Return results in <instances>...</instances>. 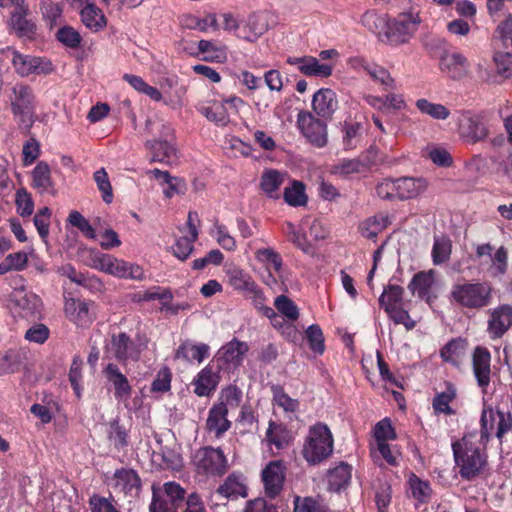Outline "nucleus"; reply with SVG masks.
<instances>
[{
    "instance_id": "nucleus-37",
    "label": "nucleus",
    "mask_w": 512,
    "mask_h": 512,
    "mask_svg": "<svg viewBox=\"0 0 512 512\" xmlns=\"http://www.w3.org/2000/svg\"><path fill=\"white\" fill-rule=\"evenodd\" d=\"M229 284L236 290L243 292L245 295L254 291L257 285L252 277L239 268H232L227 271Z\"/></svg>"
},
{
    "instance_id": "nucleus-45",
    "label": "nucleus",
    "mask_w": 512,
    "mask_h": 512,
    "mask_svg": "<svg viewBox=\"0 0 512 512\" xmlns=\"http://www.w3.org/2000/svg\"><path fill=\"white\" fill-rule=\"evenodd\" d=\"M496 67L497 79H508L512 81V54L497 51L493 55Z\"/></svg>"
},
{
    "instance_id": "nucleus-5",
    "label": "nucleus",
    "mask_w": 512,
    "mask_h": 512,
    "mask_svg": "<svg viewBox=\"0 0 512 512\" xmlns=\"http://www.w3.org/2000/svg\"><path fill=\"white\" fill-rule=\"evenodd\" d=\"M480 442L483 446L490 440L492 432L500 443L504 436L512 430V414L500 408H493L484 403L480 418Z\"/></svg>"
},
{
    "instance_id": "nucleus-18",
    "label": "nucleus",
    "mask_w": 512,
    "mask_h": 512,
    "mask_svg": "<svg viewBox=\"0 0 512 512\" xmlns=\"http://www.w3.org/2000/svg\"><path fill=\"white\" fill-rule=\"evenodd\" d=\"M228 408L224 402L213 405L206 420V430L220 438L231 427V422L227 418Z\"/></svg>"
},
{
    "instance_id": "nucleus-7",
    "label": "nucleus",
    "mask_w": 512,
    "mask_h": 512,
    "mask_svg": "<svg viewBox=\"0 0 512 512\" xmlns=\"http://www.w3.org/2000/svg\"><path fill=\"white\" fill-rule=\"evenodd\" d=\"M193 463L197 473L203 475L220 476L228 468L227 459L220 448L203 447L193 456Z\"/></svg>"
},
{
    "instance_id": "nucleus-64",
    "label": "nucleus",
    "mask_w": 512,
    "mask_h": 512,
    "mask_svg": "<svg viewBox=\"0 0 512 512\" xmlns=\"http://www.w3.org/2000/svg\"><path fill=\"white\" fill-rule=\"evenodd\" d=\"M295 512H326L325 507L317 502L316 500L307 497L301 499L300 497L295 498Z\"/></svg>"
},
{
    "instance_id": "nucleus-19",
    "label": "nucleus",
    "mask_w": 512,
    "mask_h": 512,
    "mask_svg": "<svg viewBox=\"0 0 512 512\" xmlns=\"http://www.w3.org/2000/svg\"><path fill=\"white\" fill-rule=\"evenodd\" d=\"M337 107L338 101L333 90L322 88L313 95L312 108L318 116L330 119Z\"/></svg>"
},
{
    "instance_id": "nucleus-29",
    "label": "nucleus",
    "mask_w": 512,
    "mask_h": 512,
    "mask_svg": "<svg viewBox=\"0 0 512 512\" xmlns=\"http://www.w3.org/2000/svg\"><path fill=\"white\" fill-rule=\"evenodd\" d=\"M32 186L40 194L53 192L54 184L51 178V171L46 162H39L32 170Z\"/></svg>"
},
{
    "instance_id": "nucleus-3",
    "label": "nucleus",
    "mask_w": 512,
    "mask_h": 512,
    "mask_svg": "<svg viewBox=\"0 0 512 512\" xmlns=\"http://www.w3.org/2000/svg\"><path fill=\"white\" fill-rule=\"evenodd\" d=\"M493 291L489 282L465 281L452 286L450 299L462 308L481 310L492 303Z\"/></svg>"
},
{
    "instance_id": "nucleus-40",
    "label": "nucleus",
    "mask_w": 512,
    "mask_h": 512,
    "mask_svg": "<svg viewBox=\"0 0 512 512\" xmlns=\"http://www.w3.org/2000/svg\"><path fill=\"white\" fill-rule=\"evenodd\" d=\"M404 289L396 284H388L379 297V305L384 310L399 306L403 300Z\"/></svg>"
},
{
    "instance_id": "nucleus-6",
    "label": "nucleus",
    "mask_w": 512,
    "mask_h": 512,
    "mask_svg": "<svg viewBox=\"0 0 512 512\" xmlns=\"http://www.w3.org/2000/svg\"><path fill=\"white\" fill-rule=\"evenodd\" d=\"M8 307L15 317L35 321L41 316L42 301L32 291L20 287L10 293Z\"/></svg>"
},
{
    "instance_id": "nucleus-25",
    "label": "nucleus",
    "mask_w": 512,
    "mask_h": 512,
    "mask_svg": "<svg viewBox=\"0 0 512 512\" xmlns=\"http://www.w3.org/2000/svg\"><path fill=\"white\" fill-rule=\"evenodd\" d=\"M145 147L150 150L152 162L172 164L176 160V150L167 140H149Z\"/></svg>"
},
{
    "instance_id": "nucleus-27",
    "label": "nucleus",
    "mask_w": 512,
    "mask_h": 512,
    "mask_svg": "<svg viewBox=\"0 0 512 512\" xmlns=\"http://www.w3.org/2000/svg\"><path fill=\"white\" fill-rule=\"evenodd\" d=\"M435 281V271H421L416 273L410 283L408 289L412 295H417L421 299L429 300L430 290Z\"/></svg>"
},
{
    "instance_id": "nucleus-47",
    "label": "nucleus",
    "mask_w": 512,
    "mask_h": 512,
    "mask_svg": "<svg viewBox=\"0 0 512 512\" xmlns=\"http://www.w3.org/2000/svg\"><path fill=\"white\" fill-rule=\"evenodd\" d=\"M283 230L289 241H291L297 248L301 249L304 253L307 254L312 252V245L308 241L305 233L297 230L293 223L286 222Z\"/></svg>"
},
{
    "instance_id": "nucleus-59",
    "label": "nucleus",
    "mask_w": 512,
    "mask_h": 512,
    "mask_svg": "<svg viewBox=\"0 0 512 512\" xmlns=\"http://www.w3.org/2000/svg\"><path fill=\"white\" fill-rule=\"evenodd\" d=\"M197 240V238H193V236H181L176 240L175 245L173 246L174 255L181 261L186 260L193 251V243Z\"/></svg>"
},
{
    "instance_id": "nucleus-30",
    "label": "nucleus",
    "mask_w": 512,
    "mask_h": 512,
    "mask_svg": "<svg viewBox=\"0 0 512 512\" xmlns=\"http://www.w3.org/2000/svg\"><path fill=\"white\" fill-rule=\"evenodd\" d=\"M457 389L451 382H445V390L437 393L432 401V407L436 414L454 415L455 410L450 403L456 398Z\"/></svg>"
},
{
    "instance_id": "nucleus-22",
    "label": "nucleus",
    "mask_w": 512,
    "mask_h": 512,
    "mask_svg": "<svg viewBox=\"0 0 512 512\" xmlns=\"http://www.w3.org/2000/svg\"><path fill=\"white\" fill-rule=\"evenodd\" d=\"M210 347L205 343H196L191 340L182 342L175 351V359L186 362L202 363L209 356Z\"/></svg>"
},
{
    "instance_id": "nucleus-43",
    "label": "nucleus",
    "mask_w": 512,
    "mask_h": 512,
    "mask_svg": "<svg viewBox=\"0 0 512 512\" xmlns=\"http://www.w3.org/2000/svg\"><path fill=\"white\" fill-rule=\"evenodd\" d=\"M285 202L293 207L304 206L307 203L305 185L294 180L290 187H286L283 194Z\"/></svg>"
},
{
    "instance_id": "nucleus-57",
    "label": "nucleus",
    "mask_w": 512,
    "mask_h": 512,
    "mask_svg": "<svg viewBox=\"0 0 512 512\" xmlns=\"http://www.w3.org/2000/svg\"><path fill=\"white\" fill-rule=\"evenodd\" d=\"M68 222L78 228L82 234L89 238V239H95L96 234L94 228L91 226V224L88 222V220L85 219V217L78 211L74 210L71 211L68 216Z\"/></svg>"
},
{
    "instance_id": "nucleus-62",
    "label": "nucleus",
    "mask_w": 512,
    "mask_h": 512,
    "mask_svg": "<svg viewBox=\"0 0 512 512\" xmlns=\"http://www.w3.org/2000/svg\"><path fill=\"white\" fill-rule=\"evenodd\" d=\"M463 343L460 340L449 341L440 351L441 358L445 362L456 364L461 355Z\"/></svg>"
},
{
    "instance_id": "nucleus-26",
    "label": "nucleus",
    "mask_w": 512,
    "mask_h": 512,
    "mask_svg": "<svg viewBox=\"0 0 512 512\" xmlns=\"http://www.w3.org/2000/svg\"><path fill=\"white\" fill-rule=\"evenodd\" d=\"M93 266L94 268L115 277H125L126 261L118 259L110 254H96L93 258Z\"/></svg>"
},
{
    "instance_id": "nucleus-36",
    "label": "nucleus",
    "mask_w": 512,
    "mask_h": 512,
    "mask_svg": "<svg viewBox=\"0 0 512 512\" xmlns=\"http://www.w3.org/2000/svg\"><path fill=\"white\" fill-rule=\"evenodd\" d=\"M352 466L345 462H340L335 468L328 472V484L332 491H339L346 487L351 479Z\"/></svg>"
},
{
    "instance_id": "nucleus-8",
    "label": "nucleus",
    "mask_w": 512,
    "mask_h": 512,
    "mask_svg": "<svg viewBox=\"0 0 512 512\" xmlns=\"http://www.w3.org/2000/svg\"><path fill=\"white\" fill-rule=\"evenodd\" d=\"M12 111L21 123L29 128L34 122L35 97L32 89L22 83H17L12 88L10 96Z\"/></svg>"
},
{
    "instance_id": "nucleus-58",
    "label": "nucleus",
    "mask_w": 512,
    "mask_h": 512,
    "mask_svg": "<svg viewBox=\"0 0 512 512\" xmlns=\"http://www.w3.org/2000/svg\"><path fill=\"white\" fill-rule=\"evenodd\" d=\"M306 338L309 342L310 349L318 354H322L325 350L324 337L321 328L318 325H310L306 330Z\"/></svg>"
},
{
    "instance_id": "nucleus-50",
    "label": "nucleus",
    "mask_w": 512,
    "mask_h": 512,
    "mask_svg": "<svg viewBox=\"0 0 512 512\" xmlns=\"http://www.w3.org/2000/svg\"><path fill=\"white\" fill-rule=\"evenodd\" d=\"M409 484L412 495L415 499L422 503L429 501L432 489L428 482L422 481L416 475H412L410 477Z\"/></svg>"
},
{
    "instance_id": "nucleus-24",
    "label": "nucleus",
    "mask_w": 512,
    "mask_h": 512,
    "mask_svg": "<svg viewBox=\"0 0 512 512\" xmlns=\"http://www.w3.org/2000/svg\"><path fill=\"white\" fill-rule=\"evenodd\" d=\"M91 306H93V303L70 299L66 302L65 311L76 325L85 327L90 325L94 319V315L91 312Z\"/></svg>"
},
{
    "instance_id": "nucleus-31",
    "label": "nucleus",
    "mask_w": 512,
    "mask_h": 512,
    "mask_svg": "<svg viewBox=\"0 0 512 512\" xmlns=\"http://www.w3.org/2000/svg\"><path fill=\"white\" fill-rule=\"evenodd\" d=\"M198 53L203 54L202 60L207 62L224 63L227 60V49L216 41L200 40Z\"/></svg>"
},
{
    "instance_id": "nucleus-23",
    "label": "nucleus",
    "mask_w": 512,
    "mask_h": 512,
    "mask_svg": "<svg viewBox=\"0 0 512 512\" xmlns=\"http://www.w3.org/2000/svg\"><path fill=\"white\" fill-rule=\"evenodd\" d=\"M219 373L210 365L204 367L193 379L194 393L199 397L209 396L218 386Z\"/></svg>"
},
{
    "instance_id": "nucleus-14",
    "label": "nucleus",
    "mask_w": 512,
    "mask_h": 512,
    "mask_svg": "<svg viewBox=\"0 0 512 512\" xmlns=\"http://www.w3.org/2000/svg\"><path fill=\"white\" fill-rule=\"evenodd\" d=\"M472 369L478 386L486 393L491 381V354L487 348L478 346L474 349Z\"/></svg>"
},
{
    "instance_id": "nucleus-48",
    "label": "nucleus",
    "mask_w": 512,
    "mask_h": 512,
    "mask_svg": "<svg viewBox=\"0 0 512 512\" xmlns=\"http://www.w3.org/2000/svg\"><path fill=\"white\" fill-rule=\"evenodd\" d=\"M58 272L67 278L70 279L71 282L76 283L78 285L84 287H92L95 284H100L99 280L96 278H89L81 272H78L72 265L67 264L59 268Z\"/></svg>"
},
{
    "instance_id": "nucleus-20",
    "label": "nucleus",
    "mask_w": 512,
    "mask_h": 512,
    "mask_svg": "<svg viewBox=\"0 0 512 512\" xmlns=\"http://www.w3.org/2000/svg\"><path fill=\"white\" fill-rule=\"evenodd\" d=\"M268 30L266 16L262 13L250 14L241 26L237 36L243 40L253 42Z\"/></svg>"
},
{
    "instance_id": "nucleus-63",
    "label": "nucleus",
    "mask_w": 512,
    "mask_h": 512,
    "mask_svg": "<svg viewBox=\"0 0 512 512\" xmlns=\"http://www.w3.org/2000/svg\"><path fill=\"white\" fill-rule=\"evenodd\" d=\"M177 508L178 507L165 496L157 493L155 490L153 491L152 502L149 506L150 512H177Z\"/></svg>"
},
{
    "instance_id": "nucleus-60",
    "label": "nucleus",
    "mask_w": 512,
    "mask_h": 512,
    "mask_svg": "<svg viewBox=\"0 0 512 512\" xmlns=\"http://www.w3.org/2000/svg\"><path fill=\"white\" fill-rule=\"evenodd\" d=\"M56 37L63 45L73 49L79 47L82 40L79 32L70 26L60 28Z\"/></svg>"
},
{
    "instance_id": "nucleus-38",
    "label": "nucleus",
    "mask_w": 512,
    "mask_h": 512,
    "mask_svg": "<svg viewBox=\"0 0 512 512\" xmlns=\"http://www.w3.org/2000/svg\"><path fill=\"white\" fill-rule=\"evenodd\" d=\"M452 242L447 236H435L432 247V261L434 265H441L450 259Z\"/></svg>"
},
{
    "instance_id": "nucleus-44",
    "label": "nucleus",
    "mask_w": 512,
    "mask_h": 512,
    "mask_svg": "<svg viewBox=\"0 0 512 512\" xmlns=\"http://www.w3.org/2000/svg\"><path fill=\"white\" fill-rule=\"evenodd\" d=\"M300 72L306 76L329 77L332 74V67L327 64H321L314 57H305L300 67Z\"/></svg>"
},
{
    "instance_id": "nucleus-11",
    "label": "nucleus",
    "mask_w": 512,
    "mask_h": 512,
    "mask_svg": "<svg viewBox=\"0 0 512 512\" xmlns=\"http://www.w3.org/2000/svg\"><path fill=\"white\" fill-rule=\"evenodd\" d=\"M297 125L304 137L314 146L322 148L328 142L327 125L308 111H300Z\"/></svg>"
},
{
    "instance_id": "nucleus-41",
    "label": "nucleus",
    "mask_w": 512,
    "mask_h": 512,
    "mask_svg": "<svg viewBox=\"0 0 512 512\" xmlns=\"http://www.w3.org/2000/svg\"><path fill=\"white\" fill-rule=\"evenodd\" d=\"M415 105L422 114L430 116L435 120H446L450 116V111L446 106L430 102L425 98L418 99Z\"/></svg>"
},
{
    "instance_id": "nucleus-49",
    "label": "nucleus",
    "mask_w": 512,
    "mask_h": 512,
    "mask_svg": "<svg viewBox=\"0 0 512 512\" xmlns=\"http://www.w3.org/2000/svg\"><path fill=\"white\" fill-rule=\"evenodd\" d=\"M274 305L277 311L287 320L294 322L299 317V310L293 300L285 295H279L275 298Z\"/></svg>"
},
{
    "instance_id": "nucleus-56",
    "label": "nucleus",
    "mask_w": 512,
    "mask_h": 512,
    "mask_svg": "<svg viewBox=\"0 0 512 512\" xmlns=\"http://www.w3.org/2000/svg\"><path fill=\"white\" fill-rule=\"evenodd\" d=\"M15 204L18 214L22 217L30 216L34 211V202L25 188L17 190Z\"/></svg>"
},
{
    "instance_id": "nucleus-54",
    "label": "nucleus",
    "mask_w": 512,
    "mask_h": 512,
    "mask_svg": "<svg viewBox=\"0 0 512 512\" xmlns=\"http://www.w3.org/2000/svg\"><path fill=\"white\" fill-rule=\"evenodd\" d=\"M362 125L358 122L348 123L345 122L342 127V140L345 149H352L356 147V143L360 136Z\"/></svg>"
},
{
    "instance_id": "nucleus-61",
    "label": "nucleus",
    "mask_w": 512,
    "mask_h": 512,
    "mask_svg": "<svg viewBox=\"0 0 512 512\" xmlns=\"http://www.w3.org/2000/svg\"><path fill=\"white\" fill-rule=\"evenodd\" d=\"M384 228L383 219L370 217L359 226L361 235L367 239L375 238Z\"/></svg>"
},
{
    "instance_id": "nucleus-10",
    "label": "nucleus",
    "mask_w": 512,
    "mask_h": 512,
    "mask_svg": "<svg viewBox=\"0 0 512 512\" xmlns=\"http://www.w3.org/2000/svg\"><path fill=\"white\" fill-rule=\"evenodd\" d=\"M2 52L11 59L16 72L21 76L48 74L53 70L52 63L46 58L23 55L10 47Z\"/></svg>"
},
{
    "instance_id": "nucleus-52",
    "label": "nucleus",
    "mask_w": 512,
    "mask_h": 512,
    "mask_svg": "<svg viewBox=\"0 0 512 512\" xmlns=\"http://www.w3.org/2000/svg\"><path fill=\"white\" fill-rule=\"evenodd\" d=\"M266 440L270 445H274L277 449H282L288 444L285 429L273 421H270L269 423V427L266 432Z\"/></svg>"
},
{
    "instance_id": "nucleus-28",
    "label": "nucleus",
    "mask_w": 512,
    "mask_h": 512,
    "mask_svg": "<svg viewBox=\"0 0 512 512\" xmlns=\"http://www.w3.org/2000/svg\"><path fill=\"white\" fill-rule=\"evenodd\" d=\"M426 189V182L422 178L400 177L396 179L398 200L412 199Z\"/></svg>"
},
{
    "instance_id": "nucleus-16",
    "label": "nucleus",
    "mask_w": 512,
    "mask_h": 512,
    "mask_svg": "<svg viewBox=\"0 0 512 512\" xmlns=\"http://www.w3.org/2000/svg\"><path fill=\"white\" fill-rule=\"evenodd\" d=\"M439 68L449 78L460 80L467 75L469 63L467 58L459 52H445L440 57Z\"/></svg>"
},
{
    "instance_id": "nucleus-1",
    "label": "nucleus",
    "mask_w": 512,
    "mask_h": 512,
    "mask_svg": "<svg viewBox=\"0 0 512 512\" xmlns=\"http://www.w3.org/2000/svg\"><path fill=\"white\" fill-rule=\"evenodd\" d=\"M364 26L370 30H378L386 26L385 36L392 45H400L407 43L416 32L421 22L417 12L408 11L400 13L392 21H387L385 16L378 15L376 11H366L361 18Z\"/></svg>"
},
{
    "instance_id": "nucleus-53",
    "label": "nucleus",
    "mask_w": 512,
    "mask_h": 512,
    "mask_svg": "<svg viewBox=\"0 0 512 512\" xmlns=\"http://www.w3.org/2000/svg\"><path fill=\"white\" fill-rule=\"evenodd\" d=\"M362 168L363 164L359 159H342L332 166L331 172L339 176H348L359 173Z\"/></svg>"
},
{
    "instance_id": "nucleus-9",
    "label": "nucleus",
    "mask_w": 512,
    "mask_h": 512,
    "mask_svg": "<svg viewBox=\"0 0 512 512\" xmlns=\"http://www.w3.org/2000/svg\"><path fill=\"white\" fill-rule=\"evenodd\" d=\"M105 352L121 364L127 361H138L141 356L139 346L125 333H112L105 344Z\"/></svg>"
},
{
    "instance_id": "nucleus-51",
    "label": "nucleus",
    "mask_w": 512,
    "mask_h": 512,
    "mask_svg": "<svg viewBox=\"0 0 512 512\" xmlns=\"http://www.w3.org/2000/svg\"><path fill=\"white\" fill-rule=\"evenodd\" d=\"M108 438L118 451L123 450L128 445L127 431L117 420L110 423Z\"/></svg>"
},
{
    "instance_id": "nucleus-34",
    "label": "nucleus",
    "mask_w": 512,
    "mask_h": 512,
    "mask_svg": "<svg viewBox=\"0 0 512 512\" xmlns=\"http://www.w3.org/2000/svg\"><path fill=\"white\" fill-rule=\"evenodd\" d=\"M285 174L274 169L265 170L261 176L260 187L272 199H278V190L284 183Z\"/></svg>"
},
{
    "instance_id": "nucleus-42",
    "label": "nucleus",
    "mask_w": 512,
    "mask_h": 512,
    "mask_svg": "<svg viewBox=\"0 0 512 512\" xmlns=\"http://www.w3.org/2000/svg\"><path fill=\"white\" fill-rule=\"evenodd\" d=\"M198 111L217 125L225 126L229 122L227 109L221 102H214L211 106H199Z\"/></svg>"
},
{
    "instance_id": "nucleus-12",
    "label": "nucleus",
    "mask_w": 512,
    "mask_h": 512,
    "mask_svg": "<svg viewBox=\"0 0 512 512\" xmlns=\"http://www.w3.org/2000/svg\"><path fill=\"white\" fill-rule=\"evenodd\" d=\"M487 333L492 340L501 338L512 326V306L502 304L488 310Z\"/></svg>"
},
{
    "instance_id": "nucleus-33",
    "label": "nucleus",
    "mask_w": 512,
    "mask_h": 512,
    "mask_svg": "<svg viewBox=\"0 0 512 512\" xmlns=\"http://www.w3.org/2000/svg\"><path fill=\"white\" fill-rule=\"evenodd\" d=\"M459 133L462 138L472 143L484 139L487 135L485 126L471 117H466L460 121Z\"/></svg>"
},
{
    "instance_id": "nucleus-32",
    "label": "nucleus",
    "mask_w": 512,
    "mask_h": 512,
    "mask_svg": "<svg viewBox=\"0 0 512 512\" xmlns=\"http://www.w3.org/2000/svg\"><path fill=\"white\" fill-rule=\"evenodd\" d=\"M248 350L249 346L246 342L234 338L221 348L220 353L226 363L238 366Z\"/></svg>"
},
{
    "instance_id": "nucleus-35",
    "label": "nucleus",
    "mask_w": 512,
    "mask_h": 512,
    "mask_svg": "<svg viewBox=\"0 0 512 512\" xmlns=\"http://www.w3.org/2000/svg\"><path fill=\"white\" fill-rule=\"evenodd\" d=\"M83 24L93 31H99L106 26V18L102 10L93 3H87L80 11Z\"/></svg>"
},
{
    "instance_id": "nucleus-13",
    "label": "nucleus",
    "mask_w": 512,
    "mask_h": 512,
    "mask_svg": "<svg viewBox=\"0 0 512 512\" xmlns=\"http://www.w3.org/2000/svg\"><path fill=\"white\" fill-rule=\"evenodd\" d=\"M29 15L30 9L25 1L16 6L10 14L8 26L20 38L32 39L36 34L37 26Z\"/></svg>"
},
{
    "instance_id": "nucleus-4",
    "label": "nucleus",
    "mask_w": 512,
    "mask_h": 512,
    "mask_svg": "<svg viewBox=\"0 0 512 512\" xmlns=\"http://www.w3.org/2000/svg\"><path fill=\"white\" fill-rule=\"evenodd\" d=\"M334 440L326 424L321 422L311 426L306 437L302 454L312 465L327 459L333 452Z\"/></svg>"
},
{
    "instance_id": "nucleus-17",
    "label": "nucleus",
    "mask_w": 512,
    "mask_h": 512,
    "mask_svg": "<svg viewBox=\"0 0 512 512\" xmlns=\"http://www.w3.org/2000/svg\"><path fill=\"white\" fill-rule=\"evenodd\" d=\"M114 488L125 496L135 498L139 495L142 487L138 473L131 468H121L115 471L113 477Z\"/></svg>"
},
{
    "instance_id": "nucleus-55",
    "label": "nucleus",
    "mask_w": 512,
    "mask_h": 512,
    "mask_svg": "<svg viewBox=\"0 0 512 512\" xmlns=\"http://www.w3.org/2000/svg\"><path fill=\"white\" fill-rule=\"evenodd\" d=\"M93 178L102 193L103 201L110 204L113 200V193L107 172L104 168H101L94 173Z\"/></svg>"
},
{
    "instance_id": "nucleus-46",
    "label": "nucleus",
    "mask_w": 512,
    "mask_h": 512,
    "mask_svg": "<svg viewBox=\"0 0 512 512\" xmlns=\"http://www.w3.org/2000/svg\"><path fill=\"white\" fill-rule=\"evenodd\" d=\"M217 492L226 498L245 497L247 495L246 486L234 475H230L225 482L218 487Z\"/></svg>"
},
{
    "instance_id": "nucleus-15",
    "label": "nucleus",
    "mask_w": 512,
    "mask_h": 512,
    "mask_svg": "<svg viewBox=\"0 0 512 512\" xmlns=\"http://www.w3.org/2000/svg\"><path fill=\"white\" fill-rule=\"evenodd\" d=\"M285 479V467L282 461H271L262 471V480L265 493L268 497L274 498L283 488Z\"/></svg>"
},
{
    "instance_id": "nucleus-39",
    "label": "nucleus",
    "mask_w": 512,
    "mask_h": 512,
    "mask_svg": "<svg viewBox=\"0 0 512 512\" xmlns=\"http://www.w3.org/2000/svg\"><path fill=\"white\" fill-rule=\"evenodd\" d=\"M365 71L368 73V75L374 80L379 82L385 90H395L396 89V82L394 78H392L390 72L377 64H369V63H363L362 64Z\"/></svg>"
},
{
    "instance_id": "nucleus-21",
    "label": "nucleus",
    "mask_w": 512,
    "mask_h": 512,
    "mask_svg": "<svg viewBox=\"0 0 512 512\" xmlns=\"http://www.w3.org/2000/svg\"><path fill=\"white\" fill-rule=\"evenodd\" d=\"M107 380L114 387V396L118 400H127L132 393V387L127 377L120 371L119 367L114 363H108L104 369Z\"/></svg>"
},
{
    "instance_id": "nucleus-2",
    "label": "nucleus",
    "mask_w": 512,
    "mask_h": 512,
    "mask_svg": "<svg viewBox=\"0 0 512 512\" xmlns=\"http://www.w3.org/2000/svg\"><path fill=\"white\" fill-rule=\"evenodd\" d=\"M452 449L462 478L470 480L485 468L487 455L476 442L475 434L465 435L460 441L452 444Z\"/></svg>"
}]
</instances>
